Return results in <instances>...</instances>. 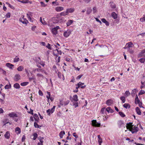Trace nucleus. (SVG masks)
Returning a JSON list of instances; mask_svg holds the SVG:
<instances>
[{"mask_svg":"<svg viewBox=\"0 0 145 145\" xmlns=\"http://www.w3.org/2000/svg\"><path fill=\"white\" fill-rule=\"evenodd\" d=\"M74 21L72 20H68L66 23L67 26H69L71 25L73 23Z\"/></svg>","mask_w":145,"mask_h":145,"instance_id":"obj_15","label":"nucleus"},{"mask_svg":"<svg viewBox=\"0 0 145 145\" xmlns=\"http://www.w3.org/2000/svg\"><path fill=\"white\" fill-rule=\"evenodd\" d=\"M105 108H102L101 110V113L103 114H104V111L105 110Z\"/></svg>","mask_w":145,"mask_h":145,"instance_id":"obj_56","label":"nucleus"},{"mask_svg":"<svg viewBox=\"0 0 145 145\" xmlns=\"http://www.w3.org/2000/svg\"><path fill=\"white\" fill-rule=\"evenodd\" d=\"M17 1L23 3H26L28 2L29 0H23L22 1L18 0Z\"/></svg>","mask_w":145,"mask_h":145,"instance_id":"obj_34","label":"nucleus"},{"mask_svg":"<svg viewBox=\"0 0 145 145\" xmlns=\"http://www.w3.org/2000/svg\"><path fill=\"white\" fill-rule=\"evenodd\" d=\"M41 61H40V58L39 57H37L35 59V61L36 63V64L37 63H39Z\"/></svg>","mask_w":145,"mask_h":145,"instance_id":"obj_38","label":"nucleus"},{"mask_svg":"<svg viewBox=\"0 0 145 145\" xmlns=\"http://www.w3.org/2000/svg\"><path fill=\"white\" fill-rule=\"evenodd\" d=\"M73 104L75 108H76L78 106V103L77 102L76 103H73Z\"/></svg>","mask_w":145,"mask_h":145,"instance_id":"obj_57","label":"nucleus"},{"mask_svg":"<svg viewBox=\"0 0 145 145\" xmlns=\"http://www.w3.org/2000/svg\"><path fill=\"white\" fill-rule=\"evenodd\" d=\"M15 132L17 135L20 134L21 132L20 129L18 127H16L15 129Z\"/></svg>","mask_w":145,"mask_h":145,"instance_id":"obj_14","label":"nucleus"},{"mask_svg":"<svg viewBox=\"0 0 145 145\" xmlns=\"http://www.w3.org/2000/svg\"><path fill=\"white\" fill-rule=\"evenodd\" d=\"M24 69V67L22 66H19L17 68V70L19 71H22L23 69Z\"/></svg>","mask_w":145,"mask_h":145,"instance_id":"obj_43","label":"nucleus"},{"mask_svg":"<svg viewBox=\"0 0 145 145\" xmlns=\"http://www.w3.org/2000/svg\"><path fill=\"white\" fill-rule=\"evenodd\" d=\"M71 33V31L70 30L65 31L63 33V36L65 37H68Z\"/></svg>","mask_w":145,"mask_h":145,"instance_id":"obj_9","label":"nucleus"},{"mask_svg":"<svg viewBox=\"0 0 145 145\" xmlns=\"http://www.w3.org/2000/svg\"><path fill=\"white\" fill-rule=\"evenodd\" d=\"M34 126L35 127L37 128H40L41 126L38 125L36 122H35L34 123Z\"/></svg>","mask_w":145,"mask_h":145,"instance_id":"obj_42","label":"nucleus"},{"mask_svg":"<svg viewBox=\"0 0 145 145\" xmlns=\"http://www.w3.org/2000/svg\"><path fill=\"white\" fill-rule=\"evenodd\" d=\"M113 103V101L112 100L109 99L106 101V104L108 106H110Z\"/></svg>","mask_w":145,"mask_h":145,"instance_id":"obj_12","label":"nucleus"},{"mask_svg":"<svg viewBox=\"0 0 145 145\" xmlns=\"http://www.w3.org/2000/svg\"><path fill=\"white\" fill-rule=\"evenodd\" d=\"M68 13L67 12V11L65 12H62L60 13V15L61 16H65L66 15H68Z\"/></svg>","mask_w":145,"mask_h":145,"instance_id":"obj_37","label":"nucleus"},{"mask_svg":"<svg viewBox=\"0 0 145 145\" xmlns=\"http://www.w3.org/2000/svg\"><path fill=\"white\" fill-rule=\"evenodd\" d=\"M73 136L76 138H77L78 137V136L76 135V133H74L73 134Z\"/></svg>","mask_w":145,"mask_h":145,"instance_id":"obj_62","label":"nucleus"},{"mask_svg":"<svg viewBox=\"0 0 145 145\" xmlns=\"http://www.w3.org/2000/svg\"><path fill=\"white\" fill-rule=\"evenodd\" d=\"M52 33L56 35L57 33V31L56 30V29H55L54 28L52 29Z\"/></svg>","mask_w":145,"mask_h":145,"instance_id":"obj_35","label":"nucleus"},{"mask_svg":"<svg viewBox=\"0 0 145 145\" xmlns=\"http://www.w3.org/2000/svg\"><path fill=\"white\" fill-rule=\"evenodd\" d=\"M145 93V91H144L143 90H141L139 92V93H138V95L139 96L140 95H142L143 94Z\"/></svg>","mask_w":145,"mask_h":145,"instance_id":"obj_46","label":"nucleus"},{"mask_svg":"<svg viewBox=\"0 0 145 145\" xmlns=\"http://www.w3.org/2000/svg\"><path fill=\"white\" fill-rule=\"evenodd\" d=\"M21 79V76L19 74H18L15 75L14 80L16 81H18Z\"/></svg>","mask_w":145,"mask_h":145,"instance_id":"obj_10","label":"nucleus"},{"mask_svg":"<svg viewBox=\"0 0 145 145\" xmlns=\"http://www.w3.org/2000/svg\"><path fill=\"white\" fill-rule=\"evenodd\" d=\"M74 10V9L73 8H67L66 10V11L68 14L69 13H71L73 12Z\"/></svg>","mask_w":145,"mask_h":145,"instance_id":"obj_16","label":"nucleus"},{"mask_svg":"<svg viewBox=\"0 0 145 145\" xmlns=\"http://www.w3.org/2000/svg\"><path fill=\"white\" fill-rule=\"evenodd\" d=\"M120 99L122 101L123 103H125V97L124 96H122L120 97Z\"/></svg>","mask_w":145,"mask_h":145,"instance_id":"obj_45","label":"nucleus"},{"mask_svg":"<svg viewBox=\"0 0 145 145\" xmlns=\"http://www.w3.org/2000/svg\"><path fill=\"white\" fill-rule=\"evenodd\" d=\"M70 100L72 102L75 101L76 102L78 101V96L76 95H73V97L70 96Z\"/></svg>","mask_w":145,"mask_h":145,"instance_id":"obj_6","label":"nucleus"},{"mask_svg":"<svg viewBox=\"0 0 145 145\" xmlns=\"http://www.w3.org/2000/svg\"><path fill=\"white\" fill-rule=\"evenodd\" d=\"M123 107L126 108H130V106L128 103H125L123 105Z\"/></svg>","mask_w":145,"mask_h":145,"instance_id":"obj_27","label":"nucleus"},{"mask_svg":"<svg viewBox=\"0 0 145 145\" xmlns=\"http://www.w3.org/2000/svg\"><path fill=\"white\" fill-rule=\"evenodd\" d=\"M24 17V16H22L21 18H20L19 21L23 24L26 25L28 23V21L26 18H25Z\"/></svg>","mask_w":145,"mask_h":145,"instance_id":"obj_4","label":"nucleus"},{"mask_svg":"<svg viewBox=\"0 0 145 145\" xmlns=\"http://www.w3.org/2000/svg\"><path fill=\"white\" fill-rule=\"evenodd\" d=\"M140 20L142 22H145V14L143 16L140 18Z\"/></svg>","mask_w":145,"mask_h":145,"instance_id":"obj_40","label":"nucleus"},{"mask_svg":"<svg viewBox=\"0 0 145 145\" xmlns=\"http://www.w3.org/2000/svg\"><path fill=\"white\" fill-rule=\"evenodd\" d=\"M27 15L29 20L33 22V21L34 19L31 18L32 16V13L31 12H29L27 14Z\"/></svg>","mask_w":145,"mask_h":145,"instance_id":"obj_7","label":"nucleus"},{"mask_svg":"<svg viewBox=\"0 0 145 145\" xmlns=\"http://www.w3.org/2000/svg\"><path fill=\"white\" fill-rule=\"evenodd\" d=\"M53 70L55 71L56 73H57V69L55 65H53Z\"/></svg>","mask_w":145,"mask_h":145,"instance_id":"obj_51","label":"nucleus"},{"mask_svg":"<svg viewBox=\"0 0 145 145\" xmlns=\"http://www.w3.org/2000/svg\"><path fill=\"white\" fill-rule=\"evenodd\" d=\"M18 119V114L17 113L12 112L10 113V120L12 119L16 122H17Z\"/></svg>","mask_w":145,"mask_h":145,"instance_id":"obj_2","label":"nucleus"},{"mask_svg":"<svg viewBox=\"0 0 145 145\" xmlns=\"http://www.w3.org/2000/svg\"><path fill=\"white\" fill-rule=\"evenodd\" d=\"M34 118L35 120L38 121L39 120V118L37 114H35L34 115Z\"/></svg>","mask_w":145,"mask_h":145,"instance_id":"obj_32","label":"nucleus"},{"mask_svg":"<svg viewBox=\"0 0 145 145\" xmlns=\"http://www.w3.org/2000/svg\"><path fill=\"white\" fill-rule=\"evenodd\" d=\"M46 47L48 48V49L50 50H52V48L51 46V45L49 43H48L47 45L46 46Z\"/></svg>","mask_w":145,"mask_h":145,"instance_id":"obj_55","label":"nucleus"},{"mask_svg":"<svg viewBox=\"0 0 145 145\" xmlns=\"http://www.w3.org/2000/svg\"><path fill=\"white\" fill-rule=\"evenodd\" d=\"M135 110L136 112L138 115H141V113L140 108L138 107H137L136 108Z\"/></svg>","mask_w":145,"mask_h":145,"instance_id":"obj_21","label":"nucleus"},{"mask_svg":"<svg viewBox=\"0 0 145 145\" xmlns=\"http://www.w3.org/2000/svg\"><path fill=\"white\" fill-rule=\"evenodd\" d=\"M144 53H145V49H144L138 55V57H140L142 56H143V54Z\"/></svg>","mask_w":145,"mask_h":145,"instance_id":"obj_31","label":"nucleus"},{"mask_svg":"<svg viewBox=\"0 0 145 145\" xmlns=\"http://www.w3.org/2000/svg\"><path fill=\"white\" fill-rule=\"evenodd\" d=\"M59 105H58V106L60 107H61V106H65L67 105L69 103L70 101L68 100H65L64 101H63L62 99H60L59 100Z\"/></svg>","mask_w":145,"mask_h":145,"instance_id":"obj_3","label":"nucleus"},{"mask_svg":"<svg viewBox=\"0 0 145 145\" xmlns=\"http://www.w3.org/2000/svg\"><path fill=\"white\" fill-rule=\"evenodd\" d=\"M133 45L132 43H131V42H129L127 43L126 44V46H127V48H129L130 47H132V45Z\"/></svg>","mask_w":145,"mask_h":145,"instance_id":"obj_41","label":"nucleus"},{"mask_svg":"<svg viewBox=\"0 0 145 145\" xmlns=\"http://www.w3.org/2000/svg\"><path fill=\"white\" fill-rule=\"evenodd\" d=\"M140 102V101L138 99V97L137 95H136V97L135 99V103L136 104H138Z\"/></svg>","mask_w":145,"mask_h":145,"instance_id":"obj_24","label":"nucleus"},{"mask_svg":"<svg viewBox=\"0 0 145 145\" xmlns=\"http://www.w3.org/2000/svg\"><path fill=\"white\" fill-rule=\"evenodd\" d=\"M98 142L99 144L100 145H101V143L102 142V140L101 139H100L98 140Z\"/></svg>","mask_w":145,"mask_h":145,"instance_id":"obj_64","label":"nucleus"},{"mask_svg":"<svg viewBox=\"0 0 145 145\" xmlns=\"http://www.w3.org/2000/svg\"><path fill=\"white\" fill-rule=\"evenodd\" d=\"M37 71L38 72H44L45 74H46L47 73L45 70L39 68L37 69Z\"/></svg>","mask_w":145,"mask_h":145,"instance_id":"obj_23","label":"nucleus"},{"mask_svg":"<svg viewBox=\"0 0 145 145\" xmlns=\"http://www.w3.org/2000/svg\"><path fill=\"white\" fill-rule=\"evenodd\" d=\"M132 123L130 122L126 124V127L127 129H129L132 133H135L138 130V128L137 125H134L132 124Z\"/></svg>","mask_w":145,"mask_h":145,"instance_id":"obj_1","label":"nucleus"},{"mask_svg":"<svg viewBox=\"0 0 145 145\" xmlns=\"http://www.w3.org/2000/svg\"><path fill=\"white\" fill-rule=\"evenodd\" d=\"M93 13H94L96 12L97 11V8H96V7H93Z\"/></svg>","mask_w":145,"mask_h":145,"instance_id":"obj_59","label":"nucleus"},{"mask_svg":"<svg viewBox=\"0 0 145 145\" xmlns=\"http://www.w3.org/2000/svg\"><path fill=\"white\" fill-rule=\"evenodd\" d=\"M39 64H40L43 67H44L45 65V62L42 61H40V63Z\"/></svg>","mask_w":145,"mask_h":145,"instance_id":"obj_54","label":"nucleus"},{"mask_svg":"<svg viewBox=\"0 0 145 145\" xmlns=\"http://www.w3.org/2000/svg\"><path fill=\"white\" fill-rule=\"evenodd\" d=\"M119 115L122 117H124L125 116V115L124 113L121 112H119Z\"/></svg>","mask_w":145,"mask_h":145,"instance_id":"obj_50","label":"nucleus"},{"mask_svg":"<svg viewBox=\"0 0 145 145\" xmlns=\"http://www.w3.org/2000/svg\"><path fill=\"white\" fill-rule=\"evenodd\" d=\"M102 21L104 23L106 26H108L109 25V23L104 18H102L101 19Z\"/></svg>","mask_w":145,"mask_h":145,"instance_id":"obj_17","label":"nucleus"},{"mask_svg":"<svg viewBox=\"0 0 145 145\" xmlns=\"http://www.w3.org/2000/svg\"><path fill=\"white\" fill-rule=\"evenodd\" d=\"M112 16L114 19H116L117 18V15L116 13L114 12H112L111 14Z\"/></svg>","mask_w":145,"mask_h":145,"instance_id":"obj_22","label":"nucleus"},{"mask_svg":"<svg viewBox=\"0 0 145 145\" xmlns=\"http://www.w3.org/2000/svg\"><path fill=\"white\" fill-rule=\"evenodd\" d=\"M92 12V10L91 8H89L88 9L87 11V14H89Z\"/></svg>","mask_w":145,"mask_h":145,"instance_id":"obj_48","label":"nucleus"},{"mask_svg":"<svg viewBox=\"0 0 145 145\" xmlns=\"http://www.w3.org/2000/svg\"><path fill=\"white\" fill-rule=\"evenodd\" d=\"M137 91L138 90L137 89H135L132 90L131 94H135L137 92Z\"/></svg>","mask_w":145,"mask_h":145,"instance_id":"obj_52","label":"nucleus"},{"mask_svg":"<svg viewBox=\"0 0 145 145\" xmlns=\"http://www.w3.org/2000/svg\"><path fill=\"white\" fill-rule=\"evenodd\" d=\"M29 83L28 82H23L21 83L20 84V85L22 86H25L27 85Z\"/></svg>","mask_w":145,"mask_h":145,"instance_id":"obj_36","label":"nucleus"},{"mask_svg":"<svg viewBox=\"0 0 145 145\" xmlns=\"http://www.w3.org/2000/svg\"><path fill=\"white\" fill-rule=\"evenodd\" d=\"M5 137L7 139H8L9 137V133L8 131L6 132V134L5 135Z\"/></svg>","mask_w":145,"mask_h":145,"instance_id":"obj_49","label":"nucleus"},{"mask_svg":"<svg viewBox=\"0 0 145 145\" xmlns=\"http://www.w3.org/2000/svg\"><path fill=\"white\" fill-rule=\"evenodd\" d=\"M78 84L79 85V86H80V87L82 88H84L86 87V86L84 85V84L83 83H82L81 82H79L78 83Z\"/></svg>","mask_w":145,"mask_h":145,"instance_id":"obj_18","label":"nucleus"},{"mask_svg":"<svg viewBox=\"0 0 145 145\" xmlns=\"http://www.w3.org/2000/svg\"><path fill=\"white\" fill-rule=\"evenodd\" d=\"M20 60L19 58L16 56L14 59V62H18Z\"/></svg>","mask_w":145,"mask_h":145,"instance_id":"obj_47","label":"nucleus"},{"mask_svg":"<svg viewBox=\"0 0 145 145\" xmlns=\"http://www.w3.org/2000/svg\"><path fill=\"white\" fill-rule=\"evenodd\" d=\"M0 72H1L3 74L5 75L6 72L5 71L2 69L1 68H0Z\"/></svg>","mask_w":145,"mask_h":145,"instance_id":"obj_53","label":"nucleus"},{"mask_svg":"<svg viewBox=\"0 0 145 145\" xmlns=\"http://www.w3.org/2000/svg\"><path fill=\"white\" fill-rule=\"evenodd\" d=\"M58 76L59 78H62V76L63 77V80H64L65 79L63 75H62L61 73L60 72H59L57 73Z\"/></svg>","mask_w":145,"mask_h":145,"instance_id":"obj_30","label":"nucleus"},{"mask_svg":"<svg viewBox=\"0 0 145 145\" xmlns=\"http://www.w3.org/2000/svg\"><path fill=\"white\" fill-rule=\"evenodd\" d=\"M44 139V138L43 137H41L39 139L40 143H43V139Z\"/></svg>","mask_w":145,"mask_h":145,"instance_id":"obj_58","label":"nucleus"},{"mask_svg":"<svg viewBox=\"0 0 145 145\" xmlns=\"http://www.w3.org/2000/svg\"><path fill=\"white\" fill-rule=\"evenodd\" d=\"M37 76L39 79L42 80L44 78V76L41 74L38 73L36 75Z\"/></svg>","mask_w":145,"mask_h":145,"instance_id":"obj_13","label":"nucleus"},{"mask_svg":"<svg viewBox=\"0 0 145 145\" xmlns=\"http://www.w3.org/2000/svg\"><path fill=\"white\" fill-rule=\"evenodd\" d=\"M14 68V65L10 63V69H13Z\"/></svg>","mask_w":145,"mask_h":145,"instance_id":"obj_61","label":"nucleus"},{"mask_svg":"<svg viewBox=\"0 0 145 145\" xmlns=\"http://www.w3.org/2000/svg\"><path fill=\"white\" fill-rule=\"evenodd\" d=\"M92 123L93 126L97 127H100V123L97 122L96 120H93L92 121Z\"/></svg>","mask_w":145,"mask_h":145,"instance_id":"obj_8","label":"nucleus"},{"mask_svg":"<svg viewBox=\"0 0 145 145\" xmlns=\"http://www.w3.org/2000/svg\"><path fill=\"white\" fill-rule=\"evenodd\" d=\"M130 93L129 91H127L125 92V96L127 97L130 95Z\"/></svg>","mask_w":145,"mask_h":145,"instance_id":"obj_44","label":"nucleus"},{"mask_svg":"<svg viewBox=\"0 0 145 145\" xmlns=\"http://www.w3.org/2000/svg\"><path fill=\"white\" fill-rule=\"evenodd\" d=\"M105 110L108 113L110 112L112 113L113 112V111L112 109H111V108L110 107H107L106 108Z\"/></svg>","mask_w":145,"mask_h":145,"instance_id":"obj_20","label":"nucleus"},{"mask_svg":"<svg viewBox=\"0 0 145 145\" xmlns=\"http://www.w3.org/2000/svg\"><path fill=\"white\" fill-rule=\"evenodd\" d=\"M56 106H54L51 109H49L46 110V112L48 115L50 116L51 114H52L54 112L55 110Z\"/></svg>","mask_w":145,"mask_h":145,"instance_id":"obj_5","label":"nucleus"},{"mask_svg":"<svg viewBox=\"0 0 145 145\" xmlns=\"http://www.w3.org/2000/svg\"><path fill=\"white\" fill-rule=\"evenodd\" d=\"M40 21L43 24L46 25V22L44 20L42 19V18L41 17H40Z\"/></svg>","mask_w":145,"mask_h":145,"instance_id":"obj_26","label":"nucleus"},{"mask_svg":"<svg viewBox=\"0 0 145 145\" xmlns=\"http://www.w3.org/2000/svg\"><path fill=\"white\" fill-rule=\"evenodd\" d=\"M46 93H47V95H46V97L48 99V101L49 102V99L50 98L51 96L50 93V92L48 91H47Z\"/></svg>","mask_w":145,"mask_h":145,"instance_id":"obj_29","label":"nucleus"},{"mask_svg":"<svg viewBox=\"0 0 145 145\" xmlns=\"http://www.w3.org/2000/svg\"><path fill=\"white\" fill-rule=\"evenodd\" d=\"M39 94L41 96H42L43 95V94L42 91L40 90H39Z\"/></svg>","mask_w":145,"mask_h":145,"instance_id":"obj_63","label":"nucleus"},{"mask_svg":"<svg viewBox=\"0 0 145 145\" xmlns=\"http://www.w3.org/2000/svg\"><path fill=\"white\" fill-rule=\"evenodd\" d=\"M63 9L64 8L63 7H62L58 6L56 7L55 8V10L57 12H59L63 10Z\"/></svg>","mask_w":145,"mask_h":145,"instance_id":"obj_11","label":"nucleus"},{"mask_svg":"<svg viewBox=\"0 0 145 145\" xmlns=\"http://www.w3.org/2000/svg\"><path fill=\"white\" fill-rule=\"evenodd\" d=\"M139 61L141 63H145V55H144V57L140 59Z\"/></svg>","mask_w":145,"mask_h":145,"instance_id":"obj_19","label":"nucleus"},{"mask_svg":"<svg viewBox=\"0 0 145 145\" xmlns=\"http://www.w3.org/2000/svg\"><path fill=\"white\" fill-rule=\"evenodd\" d=\"M84 2L86 3H89L91 1V0H83Z\"/></svg>","mask_w":145,"mask_h":145,"instance_id":"obj_60","label":"nucleus"},{"mask_svg":"<svg viewBox=\"0 0 145 145\" xmlns=\"http://www.w3.org/2000/svg\"><path fill=\"white\" fill-rule=\"evenodd\" d=\"M14 87L16 89H19L20 87L19 84L17 83L14 84Z\"/></svg>","mask_w":145,"mask_h":145,"instance_id":"obj_33","label":"nucleus"},{"mask_svg":"<svg viewBox=\"0 0 145 145\" xmlns=\"http://www.w3.org/2000/svg\"><path fill=\"white\" fill-rule=\"evenodd\" d=\"M33 140H35L36 139L37 137V134L36 133H34L33 134Z\"/></svg>","mask_w":145,"mask_h":145,"instance_id":"obj_39","label":"nucleus"},{"mask_svg":"<svg viewBox=\"0 0 145 145\" xmlns=\"http://www.w3.org/2000/svg\"><path fill=\"white\" fill-rule=\"evenodd\" d=\"M110 7L112 8H115L116 7V5L113 2H110Z\"/></svg>","mask_w":145,"mask_h":145,"instance_id":"obj_25","label":"nucleus"},{"mask_svg":"<svg viewBox=\"0 0 145 145\" xmlns=\"http://www.w3.org/2000/svg\"><path fill=\"white\" fill-rule=\"evenodd\" d=\"M65 134V132L64 131H61L59 133V136L61 138H62L63 137V136Z\"/></svg>","mask_w":145,"mask_h":145,"instance_id":"obj_28","label":"nucleus"}]
</instances>
